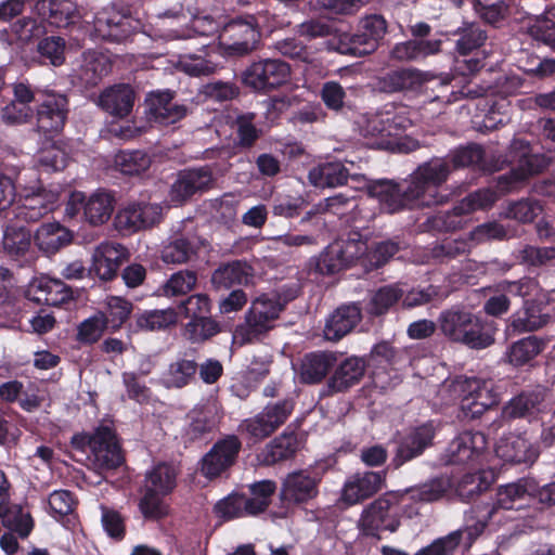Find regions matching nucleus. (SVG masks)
<instances>
[{
  "label": "nucleus",
  "mask_w": 555,
  "mask_h": 555,
  "mask_svg": "<svg viewBox=\"0 0 555 555\" xmlns=\"http://www.w3.org/2000/svg\"><path fill=\"white\" fill-rule=\"evenodd\" d=\"M535 491L537 482L532 478H519L515 482L500 486L494 498L475 503L465 513V520L470 526L468 534L473 538L480 537L499 511L516 508L517 502L527 495H534Z\"/></svg>",
  "instance_id": "nucleus-1"
},
{
  "label": "nucleus",
  "mask_w": 555,
  "mask_h": 555,
  "mask_svg": "<svg viewBox=\"0 0 555 555\" xmlns=\"http://www.w3.org/2000/svg\"><path fill=\"white\" fill-rule=\"evenodd\" d=\"M438 325L448 339L472 349H485L494 343L492 323L464 308L452 307L442 311Z\"/></svg>",
  "instance_id": "nucleus-2"
},
{
  "label": "nucleus",
  "mask_w": 555,
  "mask_h": 555,
  "mask_svg": "<svg viewBox=\"0 0 555 555\" xmlns=\"http://www.w3.org/2000/svg\"><path fill=\"white\" fill-rule=\"evenodd\" d=\"M511 163L516 166L496 179V188L501 193L518 190L526 180L545 170L553 160L552 155L538 152L529 141L515 138L508 147Z\"/></svg>",
  "instance_id": "nucleus-3"
},
{
  "label": "nucleus",
  "mask_w": 555,
  "mask_h": 555,
  "mask_svg": "<svg viewBox=\"0 0 555 555\" xmlns=\"http://www.w3.org/2000/svg\"><path fill=\"white\" fill-rule=\"evenodd\" d=\"M408 506L401 491H388L365 506L360 515L359 529L364 537L380 539V532H395L400 526V514Z\"/></svg>",
  "instance_id": "nucleus-4"
},
{
  "label": "nucleus",
  "mask_w": 555,
  "mask_h": 555,
  "mask_svg": "<svg viewBox=\"0 0 555 555\" xmlns=\"http://www.w3.org/2000/svg\"><path fill=\"white\" fill-rule=\"evenodd\" d=\"M452 167L448 158L434 157L421 164L411 175L410 182L418 193L423 208L441 205L449 201L451 193L442 189L447 182Z\"/></svg>",
  "instance_id": "nucleus-5"
},
{
  "label": "nucleus",
  "mask_w": 555,
  "mask_h": 555,
  "mask_svg": "<svg viewBox=\"0 0 555 555\" xmlns=\"http://www.w3.org/2000/svg\"><path fill=\"white\" fill-rule=\"evenodd\" d=\"M366 243L359 232H350L327 245L324 250L310 260V271L321 275H333L351 267L365 255Z\"/></svg>",
  "instance_id": "nucleus-6"
},
{
  "label": "nucleus",
  "mask_w": 555,
  "mask_h": 555,
  "mask_svg": "<svg viewBox=\"0 0 555 555\" xmlns=\"http://www.w3.org/2000/svg\"><path fill=\"white\" fill-rule=\"evenodd\" d=\"M261 33L253 14L237 15L224 24L219 44L228 56H244L257 49Z\"/></svg>",
  "instance_id": "nucleus-7"
},
{
  "label": "nucleus",
  "mask_w": 555,
  "mask_h": 555,
  "mask_svg": "<svg viewBox=\"0 0 555 555\" xmlns=\"http://www.w3.org/2000/svg\"><path fill=\"white\" fill-rule=\"evenodd\" d=\"M370 197L377 199L383 211L397 214L404 210L422 209L418 193L410 180L402 183L390 179L373 180L366 185Z\"/></svg>",
  "instance_id": "nucleus-8"
},
{
  "label": "nucleus",
  "mask_w": 555,
  "mask_h": 555,
  "mask_svg": "<svg viewBox=\"0 0 555 555\" xmlns=\"http://www.w3.org/2000/svg\"><path fill=\"white\" fill-rule=\"evenodd\" d=\"M291 66L280 59H261L253 62L241 75L243 85L258 93L271 92L287 83Z\"/></svg>",
  "instance_id": "nucleus-9"
},
{
  "label": "nucleus",
  "mask_w": 555,
  "mask_h": 555,
  "mask_svg": "<svg viewBox=\"0 0 555 555\" xmlns=\"http://www.w3.org/2000/svg\"><path fill=\"white\" fill-rule=\"evenodd\" d=\"M114 197L105 191H96L89 197L85 192L73 191L65 206V214L70 219L80 218L91 225H101L112 216Z\"/></svg>",
  "instance_id": "nucleus-10"
},
{
  "label": "nucleus",
  "mask_w": 555,
  "mask_h": 555,
  "mask_svg": "<svg viewBox=\"0 0 555 555\" xmlns=\"http://www.w3.org/2000/svg\"><path fill=\"white\" fill-rule=\"evenodd\" d=\"M279 297L263 294L254 299L245 314L242 335L247 341L260 339L275 327V323L284 310Z\"/></svg>",
  "instance_id": "nucleus-11"
},
{
  "label": "nucleus",
  "mask_w": 555,
  "mask_h": 555,
  "mask_svg": "<svg viewBox=\"0 0 555 555\" xmlns=\"http://www.w3.org/2000/svg\"><path fill=\"white\" fill-rule=\"evenodd\" d=\"M294 409L295 401L292 398L270 402L260 413L244 420L240 429L242 433H246L254 442L263 440L287 421Z\"/></svg>",
  "instance_id": "nucleus-12"
},
{
  "label": "nucleus",
  "mask_w": 555,
  "mask_h": 555,
  "mask_svg": "<svg viewBox=\"0 0 555 555\" xmlns=\"http://www.w3.org/2000/svg\"><path fill=\"white\" fill-rule=\"evenodd\" d=\"M215 178L209 166L189 167L179 170L170 185L169 198L175 206L184 205L195 195L214 188Z\"/></svg>",
  "instance_id": "nucleus-13"
},
{
  "label": "nucleus",
  "mask_w": 555,
  "mask_h": 555,
  "mask_svg": "<svg viewBox=\"0 0 555 555\" xmlns=\"http://www.w3.org/2000/svg\"><path fill=\"white\" fill-rule=\"evenodd\" d=\"M488 439L481 431L465 430L448 444L442 460L447 465H478L487 454Z\"/></svg>",
  "instance_id": "nucleus-14"
},
{
  "label": "nucleus",
  "mask_w": 555,
  "mask_h": 555,
  "mask_svg": "<svg viewBox=\"0 0 555 555\" xmlns=\"http://www.w3.org/2000/svg\"><path fill=\"white\" fill-rule=\"evenodd\" d=\"M322 476L310 469L288 473L282 480L279 498L284 506H300L318 498Z\"/></svg>",
  "instance_id": "nucleus-15"
},
{
  "label": "nucleus",
  "mask_w": 555,
  "mask_h": 555,
  "mask_svg": "<svg viewBox=\"0 0 555 555\" xmlns=\"http://www.w3.org/2000/svg\"><path fill=\"white\" fill-rule=\"evenodd\" d=\"M436 428L431 422L412 428L398 441L396 452L388 464V469H398L405 463L421 456L433 446Z\"/></svg>",
  "instance_id": "nucleus-16"
},
{
  "label": "nucleus",
  "mask_w": 555,
  "mask_h": 555,
  "mask_svg": "<svg viewBox=\"0 0 555 555\" xmlns=\"http://www.w3.org/2000/svg\"><path fill=\"white\" fill-rule=\"evenodd\" d=\"M242 442L235 435L219 439L201 461V472L208 479L220 477L238 457Z\"/></svg>",
  "instance_id": "nucleus-17"
},
{
  "label": "nucleus",
  "mask_w": 555,
  "mask_h": 555,
  "mask_svg": "<svg viewBox=\"0 0 555 555\" xmlns=\"http://www.w3.org/2000/svg\"><path fill=\"white\" fill-rule=\"evenodd\" d=\"M68 112L66 95L53 92L46 93L36 108L37 130L49 137L60 133L65 126Z\"/></svg>",
  "instance_id": "nucleus-18"
},
{
  "label": "nucleus",
  "mask_w": 555,
  "mask_h": 555,
  "mask_svg": "<svg viewBox=\"0 0 555 555\" xmlns=\"http://www.w3.org/2000/svg\"><path fill=\"white\" fill-rule=\"evenodd\" d=\"M2 244L4 253L18 267L31 266L37 259L31 231L18 221L13 223L11 220L7 224Z\"/></svg>",
  "instance_id": "nucleus-19"
},
{
  "label": "nucleus",
  "mask_w": 555,
  "mask_h": 555,
  "mask_svg": "<svg viewBox=\"0 0 555 555\" xmlns=\"http://www.w3.org/2000/svg\"><path fill=\"white\" fill-rule=\"evenodd\" d=\"M160 208L150 203H131L118 210L114 225L122 235H130L159 221Z\"/></svg>",
  "instance_id": "nucleus-20"
},
{
  "label": "nucleus",
  "mask_w": 555,
  "mask_h": 555,
  "mask_svg": "<svg viewBox=\"0 0 555 555\" xmlns=\"http://www.w3.org/2000/svg\"><path fill=\"white\" fill-rule=\"evenodd\" d=\"M59 197L57 191L39 188L37 191L25 194L22 203L13 208L12 214L18 222H37L56 208Z\"/></svg>",
  "instance_id": "nucleus-21"
},
{
  "label": "nucleus",
  "mask_w": 555,
  "mask_h": 555,
  "mask_svg": "<svg viewBox=\"0 0 555 555\" xmlns=\"http://www.w3.org/2000/svg\"><path fill=\"white\" fill-rule=\"evenodd\" d=\"M176 95L171 90L151 91L145 99L146 114L151 121L160 125H171L183 119L188 107L183 104H172Z\"/></svg>",
  "instance_id": "nucleus-22"
},
{
  "label": "nucleus",
  "mask_w": 555,
  "mask_h": 555,
  "mask_svg": "<svg viewBox=\"0 0 555 555\" xmlns=\"http://www.w3.org/2000/svg\"><path fill=\"white\" fill-rule=\"evenodd\" d=\"M254 278V269L241 259L220 262L210 276L211 288L227 292L248 285Z\"/></svg>",
  "instance_id": "nucleus-23"
},
{
  "label": "nucleus",
  "mask_w": 555,
  "mask_h": 555,
  "mask_svg": "<svg viewBox=\"0 0 555 555\" xmlns=\"http://www.w3.org/2000/svg\"><path fill=\"white\" fill-rule=\"evenodd\" d=\"M366 366L367 363L363 358L352 356L344 359L327 379L323 395L333 396L348 391L362 380Z\"/></svg>",
  "instance_id": "nucleus-24"
},
{
  "label": "nucleus",
  "mask_w": 555,
  "mask_h": 555,
  "mask_svg": "<svg viewBox=\"0 0 555 555\" xmlns=\"http://www.w3.org/2000/svg\"><path fill=\"white\" fill-rule=\"evenodd\" d=\"M539 448L521 435L509 434L495 446V454L505 463L532 465L539 457Z\"/></svg>",
  "instance_id": "nucleus-25"
},
{
  "label": "nucleus",
  "mask_w": 555,
  "mask_h": 555,
  "mask_svg": "<svg viewBox=\"0 0 555 555\" xmlns=\"http://www.w3.org/2000/svg\"><path fill=\"white\" fill-rule=\"evenodd\" d=\"M386 472H365L356 474L344 486L341 500L349 504H358L377 493L384 486Z\"/></svg>",
  "instance_id": "nucleus-26"
},
{
  "label": "nucleus",
  "mask_w": 555,
  "mask_h": 555,
  "mask_svg": "<svg viewBox=\"0 0 555 555\" xmlns=\"http://www.w3.org/2000/svg\"><path fill=\"white\" fill-rule=\"evenodd\" d=\"M178 322V313L175 309H138L128 323L131 333L159 332L169 328Z\"/></svg>",
  "instance_id": "nucleus-27"
},
{
  "label": "nucleus",
  "mask_w": 555,
  "mask_h": 555,
  "mask_svg": "<svg viewBox=\"0 0 555 555\" xmlns=\"http://www.w3.org/2000/svg\"><path fill=\"white\" fill-rule=\"evenodd\" d=\"M543 401L544 395L542 391L534 389L522 390L505 403L502 409V416L505 421L518 418L531 421L540 413Z\"/></svg>",
  "instance_id": "nucleus-28"
},
{
  "label": "nucleus",
  "mask_w": 555,
  "mask_h": 555,
  "mask_svg": "<svg viewBox=\"0 0 555 555\" xmlns=\"http://www.w3.org/2000/svg\"><path fill=\"white\" fill-rule=\"evenodd\" d=\"M362 314L358 304L338 307L326 320L324 336L327 340L338 341L349 334L361 321Z\"/></svg>",
  "instance_id": "nucleus-29"
},
{
  "label": "nucleus",
  "mask_w": 555,
  "mask_h": 555,
  "mask_svg": "<svg viewBox=\"0 0 555 555\" xmlns=\"http://www.w3.org/2000/svg\"><path fill=\"white\" fill-rule=\"evenodd\" d=\"M122 258L124 253L120 244H101L93 254L89 272L103 281H111L117 275Z\"/></svg>",
  "instance_id": "nucleus-30"
},
{
  "label": "nucleus",
  "mask_w": 555,
  "mask_h": 555,
  "mask_svg": "<svg viewBox=\"0 0 555 555\" xmlns=\"http://www.w3.org/2000/svg\"><path fill=\"white\" fill-rule=\"evenodd\" d=\"M135 93L130 85L119 83L104 90L100 98V106L115 117L128 116L134 104Z\"/></svg>",
  "instance_id": "nucleus-31"
},
{
  "label": "nucleus",
  "mask_w": 555,
  "mask_h": 555,
  "mask_svg": "<svg viewBox=\"0 0 555 555\" xmlns=\"http://www.w3.org/2000/svg\"><path fill=\"white\" fill-rule=\"evenodd\" d=\"M337 361L331 351H312L305 354L300 366V379L304 384L321 383Z\"/></svg>",
  "instance_id": "nucleus-32"
},
{
  "label": "nucleus",
  "mask_w": 555,
  "mask_h": 555,
  "mask_svg": "<svg viewBox=\"0 0 555 555\" xmlns=\"http://www.w3.org/2000/svg\"><path fill=\"white\" fill-rule=\"evenodd\" d=\"M453 486L454 485L450 476L440 475L424 483L401 491V494L406 495V503H431L444 498Z\"/></svg>",
  "instance_id": "nucleus-33"
},
{
  "label": "nucleus",
  "mask_w": 555,
  "mask_h": 555,
  "mask_svg": "<svg viewBox=\"0 0 555 555\" xmlns=\"http://www.w3.org/2000/svg\"><path fill=\"white\" fill-rule=\"evenodd\" d=\"M469 528L470 526L465 520L462 528L434 540L429 545L417 551L415 555H453L460 545L468 548L477 540L468 534Z\"/></svg>",
  "instance_id": "nucleus-34"
},
{
  "label": "nucleus",
  "mask_w": 555,
  "mask_h": 555,
  "mask_svg": "<svg viewBox=\"0 0 555 555\" xmlns=\"http://www.w3.org/2000/svg\"><path fill=\"white\" fill-rule=\"evenodd\" d=\"M35 11L50 25L67 27L73 23L77 7L72 0H38Z\"/></svg>",
  "instance_id": "nucleus-35"
},
{
  "label": "nucleus",
  "mask_w": 555,
  "mask_h": 555,
  "mask_svg": "<svg viewBox=\"0 0 555 555\" xmlns=\"http://www.w3.org/2000/svg\"><path fill=\"white\" fill-rule=\"evenodd\" d=\"M70 232L57 222L41 224L34 243L43 254L51 256L72 242Z\"/></svg>",
  "instance_id": "nucleus-36"
},
{
  "label": "nucleus",
  "mask_w": 555,
  "mask_h": 555,
  "mask_svg": "<svg viewBox=\"0 0 555 555\" xmlns=\"http://www.w3.org/2000/svg\"><path fill=\"white\" fill-rule=\"evenodd\" d=\"M441 43L442 41L440 39H410L404 42L397 43L391 50V57L401 62L422 61L427 56L439 53L441 50Z\"/></svg>",
  "instance_id": "nucleus-37"
},
{
  "label": "nucleus",
  "mask_w": 555,
  "mask_h": 555,
  "mask_svg": "<svg viewBox=\"0 0 555 555\" xmlns=\"http://www.w3.org/2000/svg\"><path fill=\"white\" fill-rule=\"evenodd\" d=\"M103 321L111 333H116L132 319L134 313L133 304L122 297L108 296L102 309Z\"/></svg>",
  "instance_id": "nucleus-38"
},
{
  "label": "nucleus",
  "mask_w": 555,
  "mask_h": 555,
  "mask_svg": "<svg viewBox=\"0 0 555 555\" xmlns=\"http://www.w3.org/2000/svg\"><path fill=\"white\" fill-rule=\"evenodd\" d=\"M299 444L298 435L287 427L266 447L263 461L268 465H274L291 460L299 450Z\"/></svg>",
  "instance_id": "nucleus-39"
},
{
  "label": "nucleus",
  "mask_w": 555,
  "mask_h": 555,
  "mask_svg": "<svg viewBox=\"0 0 555 555\" xmlns=\"http://www.w3.org/2000/svg\"><path fill=\"white\" fill-rule=\"evenodd\" d=\"M494 479L492 470L479 469L466 473L455 485V493L463 502L475 501L477 496L489 490Z\"/></svg>",
  "instance_id": "nucleus-40"
},
{
  "label": "nucleus",
  "mask_w": 555,
  "mask_h": 555,
  "mask_svg": "<svg viewBox=\"0 0 555 555\" xmlns=\"http://www.w3.org/2000/svg\"><path fill=\"white\" fill-rule=\"evenodd\" d=\"M256 117L255 113L247 112L238 114L232 121L233 144L240 151L251 150L262 135V130L256 126Z\"/></svg>",
  "instance_id": "nucleus-41"
},
{
  "label": "nucleus",
  "mask_w": 555,
  "mask_h": 555,
  "mask_svg": "<svg viewBox=\"0 0 555 555\" xmlns=\"http://www.w3.org/2000/svg\"><path fill=\"white\" fill-rule=\"evenodd\" d=\"M446 157L450 162L452 170L462 168L485 170L487 168L486 151L478 143L460 145L451 150Z\"/></svg>",
  "instance_id": "nucleus-42"
},
{
  "label": "nucleus",
  "mask_w": 555,
  "mask_h": 555,
  "mask_svg": "<svg viewBox=\"0 0 555 555\" xmlns=\"http://www.w3.org/2000/svg\"><path fill=\"white\" fill-rule=\"evenodd\" d=\"M216 428L215 417L207 411H196L191 415V421L183 433L186 447L202 446L211 439Z\"/></svg>",
  "instance_id": "nucleus-43"
},
{
  "label": "nucleus",
  "mask_w": 555,
  "mask_h": 555,
  "mask_svg": "<svg viewBox=\"0 0 555 555\" xmlns=\"http://www.w3.org/2000/svg\"><path fill=\"white\" fill-rule=\"evenodd\" d=\"M178 472L173 465L162 462L152 467L145 474L144 489H152L159 494L169 495L177 487Z\"/></svg>",
  "instance_id": "nucleus-44"
},
{
  "label": "nucleus",
  "mask_w": 555,
  "mask_h": 555,
  "mask_svg": "<svg viewBox=\"0 0 555 555\" xmlns=\"http://www.w3.org/2000/svg\"><path fill=\"white\" fill-rule=\"evenodd\" d=\"M308 177L317 188H336L346 184L350 175L344 164L334 162L311 169Z\"/></svg>",
  "instance_id": "nucleus-45"
},
{
  "label": "nucleus",
  "mask_w": 555,
  "mask_h": 555,
  "mask_svg": "<svg viewBox=\"0 0 555 555\" xmlns=\"http://www.w3.org/2000/svg\"><path fill=\"white\" fill-rule=\"evenodd\" d=\"M222 332V324L211 313L192 321L182 327V336L191 344H205Z\"/></svg>",
  "instance_id": "nucleus-46"
},
{
  "label": "nucleus",
  "mask_w": 555,
  "mask_h": 555,
  "mask_svg": "<svg viewBox=\"0 0 555 555\" xmlns=\"http://www.w3.org/2000/svg\"><path fill=\"white\" fill-rule=\"evenodd\" d=\"M197 370L198 364L195 360L179 358L169 364L163 377V385L169 389H181L191 384Z\"/></svg>",
  "instance_id": "nucleus-47"
},
{
  "label": "nucleus",
  "mask_w": 555,
  "mask_h": 555,
  "mask_svg": "<svg viewBox=\"0 0 555 555\" xmlns=\"http://www.w3.org/2000/svg\"><path fill=\"white\" fill-rule=\"evenodd\" d=\"M423 82L422 73L413 68H398L385 74L380 79V87L385 92H400L414 90Z\"/></svg>",
  "instance_id": "nucleus-48"
},
{
  "label": "nucleus",
  "mask_w": 555,
  "mask_h": 555,
  "mask_svg": "<svg viewBox=\"0 0 555 555\" xmlns=\"http://www.w3.org/2000/svg\"><path fill=\"white\" fill-rule=\"evenodd\" d=\"M198 248L199 244L195 237L180 236L164 246L162 260L172 264L185 263L197 255Z\"/></svg>",
  "instance_id": "nucleus-49"
},
{
  "label": "nucleus",
  "mask_w": 555,
  "mask_h": 555,
  "mask_svg": "<svg viewBox=\"0 0 555 555\" xmlns=\"http://www.w3.org/2000/svg\"><path fill=\"white\" fill-rule=\"evenodd\" d=\"M66 41L60 36H49L37 43V60L41 65L59 67L65 63Z\"/></svg>",
  "instance_id": "nucleus-50"
},
{
  "label": "nucleus",
  "mask_w": 555,
  "mask_h": 555,
  "mask_svg": "<svg viewBox=\"0 0 555 555\" xmlns=\"http://www.w3.org/2000/svg\"><path fill=\"white\" fill-rule=\"evenodd\" d=\"M468 205L461 201L451 210L433 216L428 219L429 228L437 232H454L462 229L466 223L465 217L469 215L466 211Z\"/></svg>",
  "instance_id": "nucleus-51"
},
{
  "label": "nucleus",
  "mask_w": 555,
  "mask_h": 555,
  "mask_svg": "<svg viewBox=\"0 0 555 555\" xmlns=\"http://www.w3.org/2000/svg\"><path fill=\"white\" fill-rule=\"evenodd\" d=\"M457 36L455 50L461 55H467L479 49L487 40V34L477 23H465L453 31Z\"/></svg>",
  "instance_id": "nucleus-52"
},
{
  "label": "nucleus",
  "mask_w": 555,
  "mask_h": 555,
  "mask_svg": "<svg viewBox=\"0 0 555 555\" xmlns=\"http://www.w3.org/2000/svg\"><path fill=\"white\" fill-rule=\"evenodd\" d=\"M247 503V496L244 493L232 492L215 504L214 513L223 521L251 516Z\"/></svg>",
  "instance_id": "nucleus-53"
},
{
  "label": "nucleus",
  "mask_w": 555,
  "mask_h": 555,
  "mask_svg": "<svg viewBox=\"0 0 555 555\" xmlns=\"http://www.w3.org/2000/svg\"><path fill=\"white\" fill-rule=\"evenodd\" d=\"M545 347L544 340L528 336L515 341L508 349V361L514 366H522L533 360Z\"/></svg>",
  "instance_id": "nucleus-54"
},
{
  "label": "nucleus",
  "mask_w": 555,
  "mask_h": 555,
  "mask_svg": "<svg viewBox=\"0 0 555 555\" xmlns=\"http://www.w3.org/2000/svg\"><path fill=\"white\" fill-rule=\"evenodd\" d=\"M548 321V315L535 314V307L529 300H525L522 308L513 313L508 319V324L515 332H532L544 326Z\"/></svg>",
  "instance_id": "nucleus-55"
},
{
  "label": "nucleus",
  "mask_w": 555,
  "mask_h": 555,
  "mask_svg": "<svg viewBox=\"0 0 555 555\" xmlns=\"http://www.w3.org/2000/svg\"><path fill=\"white\" fill-rule=\"evenodd\" d=\"M250 496H247V505L251 516H257L267 511L271 504V498L276 491L273 480L264 479L248 486Z\"/></svg>",
  "instance_id": "nucleus-56"
},
{
  "label": "nucleus",
  "mask_w": 555,
  "mask_h": 555,
  "mask_svg": "<svg viewBox=\"0 0 555 555\" xmlns=\"http://www.w3.org/2000/svg\"><path fill=\"white\" fill-rule=\"evenodd\" d=\"M403 296L401 288L395 285L379 287L366 305V312L372 317H379L389 311Z\"/></svg>",
  "instance_id": "nucleus-57"
},
{
  "label": "nucleus",
  "mask_w": 555,
  "mask_h": 555,
  "mask_svg": "<svg viewBox=\"0 0 555 555\" xmlns=\"http://www.w3.org/2000/svg\"><path fill=\"white\" fill-rule=\"evenodd\" d=\"M105 433H100L92 450L94 464L100 469L111 470L121 466L125 462L120 443H111V447L102 450L100 446L103 443Z\"/></svg>",
  "instance_id": "nucleus-58"
},
{
  "label": "nucleus",
  "mask_w": 555,
  "mask_h": 555,
  "mask_svg": "<svg viewBox=\"0 0 555 555\" xmlns=\"http://www.w3.org/2000/svg\"><path fill=\"white\" fill-rule=\"evenodd\" d=\"M111 69L112 64L104 54L91 53L81 65L80 78L88 86H96Z\"/></svg>",
  "instance_id": "nucleus-59"
},
{
  "label": "nucleus",
  "mask_w": 555,
  "mask_h": 555,
  "mask_svg": "<svg viewBox=\"0 0 555 555\" xmlns=\"http://www.w3.org/2000/svg\"><path fill=\"white\" fill-rule=\"evenodd\" d=\"M151 163L149 154L140 150L120 151L115 156L116 167H118L121 173L128 176H137L144 172L150 168Z\"/></svg>",
  "instance_id": "nucleus-60"
},
{
  "label": "nucleus",
  "mask_w": 555,
  "mask_h": 555,
  "mask_svg": "<svg viewBox=\"0 0 555 555\" xmlns=\"http://www.w3.org/2000/svg\"><path fill=\"white\" fill-rule=\"evenodd\" d=\"M462 390L481 403H488V409H492L500 403V395L493 389L491 380H482L477 377L465 378L462 384Z\"/></svg>",
  "instance_id": "nucleus-61"
},
{
  "label": "nucleus",
  "mask_w": 555,
  "mask_h": 555,
  "mask_svg": "<svg viewBox=\"0 0 555 555\" xmlns=\"http://www.w3.org/2000/svg\"><path fill=\"white\" fill-rule=\"evenodd\" d=\"M139 511L146 520H159L168 515V506L165 503L167 495L154 492L152 489L141 490Z\"/></svg>",
  "instance_id": "nucleus-62"
},
{
  "label": "nucleus",
  "mask_w": 555,
  "mask_h": 555,
  "mask_svg": "<svg viewBox=\"0 0 555 555\" xmlns=\"http://www.w3.org/2000/svg\"><path fill=\"white\" fill-rule=\"evenodd\" d=\"M39 293L42 296L37 297L38 301H43L47 306H61L73 299V289L62 280L49 279L39 286Z\"/></svg>",
  "instance_id": "nucleus-63"
},
{
  "label": "nucleus",
  "mask_w": 555,
  "mask_h": 555,
  "mask_svg": "<svg viewBox=\"0 0 555 555\" xmlns=\"http://www.w3.org/2000/svg\"><path fill=\"white\" fill-rule=\"evenodd\" d=\"M107 327L103 321L102 312H95L81 321L77 326L76 340L85 346L98 343Z\"/></svg>",
  "instance_id": "nucleus-64"
}]
</instances>
